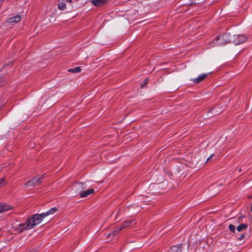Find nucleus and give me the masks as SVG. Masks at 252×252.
<instances>
[{"label":"nucleus","mask_w":252,"mask_h":252,"mask_svg":"<svg viewBox=\"0 0 252 252\" xmlns=\"http://www.w3.org/2000/svg\"><path fill=\"white\" fill-rule=\"evenodd\" d=\"M86 188V185L83 182H81L74 185L72 190L74 191L76 194L79 193L80 194L82 192H83L84 189Z\"/></svg>","instance_id":"obj_6"},{"label":"nucleus","mask_w":252,"mask_h":252,"mask_svg":"<svg viewBox=\"0 0 252 252\" xmlns=\"http://www.w3.org/2000/svg\"><path fill=\"white\" fill-rule=\"evenodd\" d=\"M57 211V209L55 207L52 208L45 213H43V215L46 217L50 215L53 214Z\"/></svg>","instance_id":"obj_13"},{"label":"nucleus","mask_w":252,"mask_h":252,"mask_svg":"<svg viewBox=\"0 0 252 252\" xmlns=\"http://www.w3.org/2000/svg\"><path fill=\"white\" fill-rule=\"evenodd\" d=\"M214 156V154L211 155L207 159L206 162H209Z\"/></svg>","instance_id":"obj_23"},{"label":"nucleus","mask_w":252,"mask_h":252,"mask_svg":"<svg viewBox=\"0 0 252 252\" xmlns=\"http://www.w3.org/2000/svg\"><path fill=\"white\" fill-rule=\"evenodd\" d=\"M181 244L172 246L168 252H182Z\"/></svg>","instance_id":"obj_11"},{"label":"nucleus","mask_w":252,"mask_h":252,"mask_svg":"<svg viewBox=\"0 0 252 252\" xmlns=\"http://www.w3.org/2000/svg\"><path fill=\"white\" fill-rule=\"evenodd\" d=\"M228 228L229 229V230L232 232V233H234L235 231V226L233 225V224H230L229 226H228Z\"/></svg>","instance_id":"obj_21"},{"label":"nucleus","mask_w":252,"mask_h":252,"mask_svg":"<svg viewBox=\"0 0 252 252\" xmlns=\"http://www.w3.org/2000/svg\"><path fill=\"white\" fill-rule=\"evenodd\" d=\"M207 73H203L200 75L198 77L193 79L192 81L197 84L203 81L207 76Z\"/></svg>","instance_id":"obj_9"},{"label":"nucleus","mask_w":252,"mask_h":252,"mask_svg":"<svg viewBox=\"0 0 252 252\" xmlns=\"http://www.w3.org/2000/svg\"><path fill=\"white\" fill-rule=\"evenodd\" d=\"M12 208L8 205L3 203H0V214L10 210Z\"/></svg>","instance_id":"obj_7"},{"label":"nucleus","mask_w":252,"mask_h":252,"mask_svg":"<svg viewBox=\"0 0 252 252\" xmlns=\"http://www.w3.org/2000/svg\"><path fill=\"white\" fill-rule=\"evenodd\" d=\"M247 38L244 34H235L233 36L232 42L235 45H239L244 42Z\"/></svg>","instance_id":"obj_4"},{"label":"nucleus","mask_w":252,"mask_h":252,"mask_svg":"<svg viewBox=\"0 0 252 252\" xmlns=\"http://www.w3.org/2000/svg\"><path fill=\"white\" fill-rule=\"evenodd\" d=\"M44 178L43 175H38L28 181L25 184L27 188L33 187L40 184L42 180Z\"/></svg>","instance_id":"obj_2"},{"label":"nucleus","mask_w":252,"mask_h":252,"mask_svg":"<svg viewBox=\"0 0 252 252\" xmlns=\"http://www.w3.org/2000/svg\"><path fill=\"white\" fill-rule=\"evenodd\" d=\"M134 220H127L123 222L126 227L130 226L133 222Z\"/></svg>","instance_id":"obj_18"},{"label":"nucleus","mask_w":252,"mask_h":252,"mask_svg":"<svg viewBox=\"0 0 252 252\" xmlns=\"http://www.w3.org/2000/svg\"><path fill=\"white\" fill-rule=\"evenodd\" d=\"M65 4L64 2H60L58 4V8L60 10H63L65 8Z\"/></svg>","instance_id":"obj_17"},{"label":"nucleus","mask_w":252,"mask_h":252,"mask_svg":"<svg viewBox=\"0 0 252 252\" xmlns=\"http://www.w3.org/2000/svg\"><path fill=\"white\" fill-rule=\"evenodd\" d=\"M6 80L7 77L5 75H2V74H0V86L3 85Z\"/></svg>","instance_id":"obj_16"},{"label":"nucleus","mask_w":252,"mask_h":252,"mask_svg":"<svg viewBox=\"0 0 252 252\" xmlns=\"http://www.w3.org/2000/svg\"><path fill=\"white\" fill-rule=\"evenodd\" d=\"M5 182V179L4 178H1L0 179V186H2L4 185Z\"/></svg>","instance_id":"obj_22"},{"label":"nucleus","mask_w":252,"mask_h":252,"mask_svg":"<svg viewBox=\"0 0 252 252\" xmlns=\"http://www.w3.org/2000/svg\"><path fill=\"white\" fill-rule=\"evenodd\" d=\"M72 0H64V1L68 3H71Z\"/></svg>","instance_id":"obj_26"},{"label":"nucleus","mask_w":252,"mask_h":252,"mask_svg":"<svg viewBox=\"0 0 252 252\" xmlns=\"http://www.w3.org/2000/svg\"><path fill=\"white\" fill-rule=\"evenodd\" d=\"M121 230H120L119 227H116L115 229L110 233L109 235L113 234V235H116L118 233H119Z\"/></svg>","instance_id":"obj_20"},{"label":"nucleus","mask_w":252,"mask_h":252,"mask_svg":"<svg viewBox=\"0 0 252 252\" xmlns=\"http://www.w3.org/2000/svg\"><path fill=\"white\" fill-rule=\"evenodd\" d=\"M149 81V78H146L144 81L141 83V88H144L145 85L148 83Z\"/></svg>","instance_id":"obj_19"},{"label":"nucleus","mask_w":252,"mask_h":252,"mask_svg":"<svg viewBox=\"0 0 252 252\" xmlns=\"http://www.w3.org/2000/svg\"><path fill=\"white\" fill-rule=\"evenodd\" d=\"M108 0H92V3L96 6H100L107 3Z\"/></svg>","instance_id":"obj_10"},{"label":"nucleus","mask_w":252,"mask_h":252,"mask_svg":"<svg viewBox=\"0 0 252 252\" xmlns=\"http://www.w3.org/2000/svg\"><path fill=\"white\" fill-rule=\"evenodd\" d=\"M245 238V235L242 234L239 237V240L241 241Z\"/></svg>","instance_id":"obj_25"},{"label":"nucleus","mask_w":252,"mask_h":252,"mask_svg":"<svg viewBox=\"0 0 252 252\" xmlns=\"http://www.w3.org/2000/svg\"><path fill=\"white\" fill-rule=\"evenodd\" d=\"M239 172H240L242 171V169L241 168L239 169L238 170Z\"/></svg>","instance_id":"obj_27"},{"label":"nucleus","mask_w":252,"mask_h":252,"mask_svg":"<svg viewBox=\"0 0 252 252\" xmlns=\"http://www.w3.org/2000/svg\"><path fill=\"white\" fill-rule=\"evenodd\" d=\"M248 228V225L245 223H242L240 224L237 227V230L238 232L242 231L244 230H246Z\"/></svg>","instance_id":"obj_14"},{"label":"nucleus","mask_w":252,"mask_h":252,"mask_svg":"<svg viewBox=\"0 0 252 252\" xmlns=\"http://www.w3.org/2000/svg\"><path fill=\"white\" fill-rule=\"evenodd\" d=\"M21 16L19 15H16L13 17H12L9 19L10 23H17L20 21Z\"/></svg>","instance_id":"obj_12"},{"label":"nucleus","mask_w":252,"mask_h":252,"mask_svg":"<svg viewBox=\"0 0 252 252\" xmlns=\"http://www.w3.org/2000/svg\"><path fill=\"white\" fill-rule=\"evenodd\" d=\"M231 35L229 33H226L216 37L210 43V46L212 47L223 46L231 42Z\"/></svg>","instance_id":"obj_1"},{"label":"nucleus","mask_w":252,"mask_h":252,"mask_svg":"<svg viewBox=\"0 0 252 252\" xmlns=\"http://www.w3.org/2000/svg\"><path fill=\"white\" fill-rule=\"evenodd\" d=\"M126 227V226H125L124 223L123 222V224H122L120 227H119V229L120 230H121L122 229H123V228Z\"/></svg>","instance_id":"obj_24"},{"label":"nucleus","mask_w":252,"mask_h":252,"mask_svg":"<svg viewBox=\"0 0 252 252\" xmlns=\"http://www.w3.org/2000/svg\"><path fill=\"white\" fill-rule=\"evenodd\" d=\"M32 228L31 219H28L25 223L19 224L17 229L21 232L25 230L31 229Z\"/></svg>","instance_id":"obj_5"},{"label":"nucleus","mask_w":252,"mask_h":252,"mask_svg":"<svg viewBox=\"0 0 252 252\" xmlns=\"http://www.w3.org/2000/svg\"><path fill=\"white\" fill-rule=\"evenodd\" d=\"M43 213L41 214H36L33 215L32 217L30 219H31L32 225V227L34 225H37L39 224L42 220L45 218Z\"/></svg>","instance_id":"obj_3"},{"label":"nucleus","mask_w":252,"mask_h":252,"mask_svg":"<svg viewBox=\"0 0 252 252\" xmlns=\"http://www.w3.org/2000/svg\"><path fill=\"white\" fill-rule=\"evenodd\" d=\"M94 192V189L91 188V189H90L86 191H83V192H82L80 194V196L81 198L86 197L88 196H89L90 194H93Z\"/></svg>","instance_id":"obj_8"},{"label":"nucleus","mask_w":252,"mask_h":252,"mask_svg":"<svg viewBox=\"0 0 252 252\" xmlns=\"http://www.w3.org/2000/svg\"><path fill=\"white\" fill-rule=\"evenodd\" d=\"M81 71V67H76L73 68H70L68 69V71L72 72V73H78Z\"/></svg>","instance_id":"obj_15"}]
</instances>
